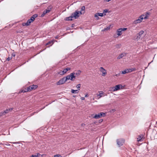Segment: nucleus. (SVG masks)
Listing matches in <instances>:
<instances>
[{"label": "nucleus", "mask_w": 157, "mask_h": 157, "mask_svg": "<svg viewBox=\"0 0 157 157\" xmlns=\"http://www.w3.org/2000/svg\"><path fill=\"white\" fill-rule=\"evenodd\" d=\"M38 16L37 14H34L31 17L30 19L28 20L26 22L23 23L22 25L23 26H28L30 24L33 22L35 18H36Z\"/></svg>", "instance_id": "1"}, {"label": "nucleus", "mask_w": 157, "mask_h": 157, "mask_svg": "<svg viewBox=\"0 0 157 157\" xmlns=\"http://www.w3.org/2000/svg\"><path fill=\"white\" fill-rule=\"evenodd\" d=\"M105 114L103 112H101L100 113H98L97 114H96L94 115L93 114L92 115V117L93 118L95 119H98L101 117H105Z\"/></svg>", "instance_id": "2"}, {"label": "nucleus", "mask_w": 157, "mask_h": 157, "mask_svg": "<svg viewBox=\"0 0 157 157\" xmlns=\"http://www.w3.org/2000/svg\"><path fill=\"white\" fill-rule=\"evenodd\" d=\"M82 14L81 11L79 12L76 10L75 12L71 14V16L72 17H75V18H77L79 16L80 14Z\"/></svg>", "instance_id": "3"}, {"label": "nucleus", "mask_w": 157, "mask_h": 157, "mask_svg": "<svg viewBox=\"0 0 157 157\" xmlns=\"http://www.w3.org/2000/svg\"><path fill=\"white\" fill-rule=\"evenodd\" d=\"M124 139L122 138H120L117 140V144L119 147L122 146L124 143Z\"/></svg>", "instance_id": "4"}, {"label": "nucleus", "mask_w": 157, "mask_h": 157, "mask_svg": "<svg viewBox=\"0 0 157 157\" xmlns=\"http://www.w3.org/2000/svg\"><path fill=\"white\" fill-rule=\"evenodd\" d=\"M144 31H141L139 33H137V36H136L134 38V40H138L140 39L141 36L144 33Z\"/></svg>", "instance_id": "5"}, {"label": "nucleus", "mask_w": 157, "mask_h": 157, "mask_svg": "<svg viewBox=\"0 0 157 157\" xmlns=\"http://www.w3.org/2000/svg\"><path fill=\"white\" fill-rule=\"evenodd\" d=\"M71 69V68L70 67H67L66 68H64L63 69V71H60L59 73V74L60 75H63L65 73H66L68 71L70 70Z\"/></svg>", "instance_id": "6"}, {"label": "nucleus", "mask_w": 157, "mask_h": 157, "mask_svg": "<svg viewBox=\"0 0 157 157\" xmlns=\"http://www.w3.org/2000/svg\"><path fill=\"white\" fill-rule=\"evenodd\" d=\"M120 86H122L121 85H116L115 87L112 88V90L113 91H115L119 90L120 89Z\"/></svg>", "instance_id": "7"}, {"label": "nucleus", "mask_w": 157, "mask_h": 157, "mask_svg": "<svg viewBox=\"0 0 157 157\" xmlns=\"http://www.w3.org/2000/svg\"><path fill=\"white\" fill-rule=\"evenodd\" d=\"M66 82L64 80V79L63 78L59 80L58 82H57L56 83V85H62L63 84Z\"/></svg>", "instance_id": "8"}, {"label": "nucleus", "mask_w": 157, "mask_h": 157, "mask_svg": "<svg viewBox=\"0 0 157 157\" xmlns=\"http://www.w3.org/2000/svg\"><path fill=\"white\" fill-rule=\"evenodd\" d=\"M69 75L70 76V80L71 81L74 80L76 76L75 75V72L71 73Z\"/></svg>", "instance_id": "9"}, {"label": "nucleus", "mask_w": 157, "mask_h": 157, "mask_svg": "<svg viewBox=\"0 0 157 157\" xmlns=\"http://www.w3.org/2000/svg\"><path fill=\"white\" fill-rule=\"evenodd\" d=\"M100 71L102 73L103 76H104L107 74L106 70L102 67H100Z\"/></svg>", "instance_id": "10"}, {"label": "nucleus", "mask_w": 157, "mask_h": 157, "mask_svg": "<svg viewBox=\"0 0 157 157\" xmlns=\"http://www.w3.org/2000/svg\"><path fill=\"white\" fill-rule=\"evenodd\" d=\"M38 87V86L36 85H32L28 87V89H30V91H31L32 90H35Z\"/></svg>", "instance_id": "11"}, {"label": "nucleus", "mask_w": 157, "mask_h": 157, "mask_svg": "<svg viewBox=\"0 0 157 157\" xmlns=\"http://www.w3.org/2000/svg\"><path fill=\"white\" fill-rule=\"evenodd\" d=\"M120 29H118L117 31V35H118L117 36H116L115 35L114 36L115 37H117L118 36L121 35L122 34V32L121 30H119Z\"/></svg>", "instance_id": "12"}, {"label": "nucleus", "mask_w": 157, "mask_h": 157, "mask_svg": "<svg viewBox=\"0 0 157 157\" xmlns=\"http://www.w3.org/2000/svg\"><path fill=\"white\" fill-rule=\"evenodd\" d=\"M127 54V53L124 52L121 53L117 57V59H121L122 58L123 56H126Z\"/></svg>", "instance_id": "13"}, {"label": "nucleus", "mask_w": 157, "mask_h": 157, "mask_svg": "<svg viewBox=\"0 0 157 157\" xmlns=\"http://www.w3.org/2000/svg\"><path fill=\"white\" fill-rule=\"evenodd\" d=\"M150 14V13L146 12L145 13V15H144V19H147L148 17V16Z\"/></svg>", "instance_id": "14"}, {"label": "nucleus", "mask_w": 157, "mask_h": 157, "mask_svg": "<svg viewBox=\"0 0 157 157\" xmlns=\"http://www.w3.org/2000/svg\"><path fill=\"white\" fill-rule=\"evenodd\" d=\"M103 94L104 92L103 91H100L99 94H97L96 95L97 97H99L98 99H99L101 98L102 97V96L101 95V94Z\"/></svg>", "instance_id": "15"}, {"label": "nucleus", "mask_w": 157, "mask_h": 157, "mask_svg": "<svg viewBox=\"0 0 157 157\" xmlns=\"http://www.w3.org/2000/svg\"><path fill=\"white\" fill-rule=\"evenodd\" d=\"M141 22V20H140V19H138L135 20L133 21V23L135 24H137L138 23H140Z\"/></svg>", "instance_id": "16"}, {"label": "nucleus", "mask_w": 157, "mask_h": 157, "mask_svg": "<svg viewBox=\"0 0 157 157\" xmlns=\"http://www.w3.org/2000/svg\"><path fill=\"white\" fill-rule=\"evenodd\" d=\"M81 71L80 70H78L76 72H75V75L78 76L81 73Z\"/></svg>", "instance_id": "17"}, {"label": "nucleus", "mask_w": 157, "mask_h": 157, "mask_svg": "<svg viewBox=\"0 0 157 157\" xmlns=\"http://www.w3.org/2000/svg\"><path fill=\"white\" fill-rule=\"evenodd\" d=\"M52 7L49 6L47 8V9L45 10V11L47 12V13L50 12L51 10L52 9Z\"/></svg>", "instance_id": "18"}, {"label": "nucleus", "mask_w": 157, "mask_h": 157, "mask_svg": "<svg viewBox=\"0 0 157 157\" xmlns=\"http://www.w3.org/2000/svg\"><path fill=\"white\" fill-rule=\"evenodd\" d=\"M79 90H74L72 89L71 90V92L73 94H76L78 93Z\"/></svg>", "instance_id": "19"}, {"label": "nucleus", "mask_w": 157, "mask_h": 157, "mask_svg": "<svg viewBox=\"0 0 157 157\" xmlns=\"http://www.w3.org/2000/svg\"><path fill=\"white\" fill-rule=\"evenodd\" d=\"M111 26V25H110L109 26H107L105 28H104V29L102 30V31H104L109 30Z\"/></svg>", "instance_id": "20"}, {"label": "nucleus", "mask_w": 157, "mask_h": 157, "mask_svg": "<svg viewBox=\"0 0 157 157\" xmlns=\"http://www.w3.org/2000/svg\"><path fill=\"white\" fill-rule=\"evenodd\" d=\"M63 78L64 79V80L66 82L67 80H69V79L70 80V76H69V75H68L66 77H63Z\"/></svg>", "instance_id": "21"}, {"label": "nucleus", "mask_w": 157, "mask_h": 157, "mask_svg": "<svg viewBox=\"0 0 157 157\" xmlns=\"http://www.w3.org/2000/svg\"><path fill=\"white\" fill-rule=\"evenodd\" d=\"M30 89H28V87H27V89H25V90H22L21 91L22 92L25 93L26 92L28 91H30Z\"/></svg>", "instance_id": "22"}, {"label": "nucleus", "mask_w": 157, "mask_h": 157, "mask_svg": "<svg viewBox=\"0 0 157 157\" xmlns=\"http://www.w3.org/2000/svg\"><path fill=\"white\" fill-rule=\"evenodd\" d=\"M12 109L11 108L6 109L5 111H4L3 113H9V111L12 110Z\"/></svg>", "instance_id": "23"}, {"label": "nucleus", "mask_w": 157, "mask_h": 157, "mask_svg": "<svg viewBox=\"0 0 157 157\" xmlns=\"http://www.w3.org/2000/svg\"><path fill=\"white\" fill-rule=\"evenodd\" d=\"M72 17L71 16L68 17H67L66 18V20L67 21H71L72 20Z\"/></svg>", "instance_id": "24"}, {"label": "nucleus", "mask_w": 157, "mask_h": 157, "mask_svg": "<svg viewBox=\"0 0 157 157\" xmlns=\"http://www.w3.org/2000/svg\"><path fill=\"white\" fill-rule=\"evenodd\" d=\"M54 43V42L53 41H48L46 44V45H48L49 44H51L50 46H51Z\"/></svg>", "instance_id": "25"}, {"label": "nucleus", "mask_w": 157, "mask_h": 157, "mask_svg": "<svg viewBox=\"0 0 157 157\" xmlns=\"http://www.w3.org/2000/svg\"><path fill=\"white\" fill-rule=\"evenodd\" d=\"M144 14H143V15H141L138 18V19H140V20H141V21H142V20L144 19Z\"/></svg>", "instance_id": "26"}, {"label": "nucleus", "mask_w": 157, "mask_h": 157, "mask_svg": "<svg viewBox=\"0 0 157 157\" xmlns=\"http://www.w3.org/2000/svg\"><path fill=\"white\" fill-rule=\"evenodd\" d=\"M142 138V135H140L139 136V137L137 138V141H141V140Z\"/></svg>", "instance_id": "27"}, {"label": "nucleus", "mask_w": 157, "mask_h": 157, "mask_svg": "<svg viewBox=\"0 0 157 157\" xmlns=\"http://www.w3.org/2000/svg\"><path fill=\"white\" fill-rule=\"evenodd\" d=\"M128 72H131L132 71H134L135 70V69L134 68H132L131 69H128Z\"/></svg>", "instance_id": "28"}, {"label": "nucleus", "mask_w": 157, "mask_h": 157, "mask_svg": "<svg viewBox=\"0 0 157 157\" xmlns=\"http://www.w3.org/2000/svg\"><path fill=\"white\" fill-rule=\"evenodd\" d=\"M47 13V12H46V11H45V10H44V12H43V13L41 15V17H43L44 16V15H45V14H46Z\"/></svg>", "instance_id": "29"}, {"label": "nucleus", "mask_w": 157, "mask_h": 157, "mask_svg": "<svg viewBox=\"0 0 157 157\" xmlns=\"http://www.w3.org/2000/svg\"><path fill=\"white\" fill-rule=\"evenodd\" d=\"M35 157H42V155L39 153H37L36 155H35Z\"/></svg>", "instance_id": "30"}, {"label": "nucleus", "mask_w": 157, "mask_h": 157, "mask_svg": "<svg viewBox=\"0 0 157 157\" xmlns=\"http://www.w3.org/2000/svg\"><path fill=\"white\" fill-rule=\"evenodd\" d=\"M97 15H98V16H101V17H102L103 16V13H96Z\"/></svg>", "instance_id": "31"}, {"label": "nucleus", "mask_w": 157, "mask_h": 157, "mask_svg": "<svg viewBox=\"0 0 157 157\" xmlns=\"http://www.w3.org/2000/svg\"><path fill=\"white\" fill-rule=\"evenodd\" d=\"M80 86L81 84H77L76 86V87L78 88V90H80Z\"/></svg>", "instance_id": "32"}, {"label": "nucleus", "mask_w": 157, "mask_h": 157, "mask_svg": "<svg viewBox=\"0 0 157 157\" xmlns=\"http://www.w3.org/2000/svg\"><path fill=\"white\" fill-rule=\"evenodd\" d=\"M127 29V28H120V29L119 30H121L122 32L125 31V30H126Z\"/></svg>", "instance_id": "33"}, {"label": "nucleus", "mask_w": 157, "mask_h": 157, "mask_svg": "<svg viewBox=\"0 0 157 157\" xmlns=\"http://www.w3.org/2000/svg\"><path fill=\"white\" fill-rule=\"evenodd\" d=\"M94 17H95L96 18V19L97 20H98L99 19V17H98V15H97L96 14H95V15H94Z\"/></svg>", "instance_id": "34"}, {"label": "nucleus", "mask_w": 157, "mask_h": 157, "mask_svg": "<svg viewBox=\"0 0 157 157\" xmlns=\"http://www.w3.org/2000/svg\"><path fill=\"white\" fill-rule=\"evenodd\" d=\"M85 10V6H82L81 8V11H84Z\"/></svg>", "instance_id": "35"}, {"label": "nucleus", "mask_w": 157, "mask_h": 157, "mask_svg": "<svg viewBox=\"0 0 157 157\" xmlns=\"http://www.w3.org/2000/svg\"><path fill=\"white\" fill-rule=\"evenodd\" d=\"M108 11V10L107 9H105L103 11V13H106Z\"/></svg>", "instance_id": "36"}, {"label": "nucleus", "mask_w": 157, "mask_h": 157, "mask_svg": "<svg viewBox=\"0 0 157 157\" xmlns=\"http://www.w3.org/2000/svg\"><path fill=\"white\" fill-rule=\"evenodd\" d=\"M127 72L126 70H125L124 71H122V74H125L127 73Z\"/></svg>", "instance_id": "37"}, {"label": "nucleus", "mask_w": 157, "mask_h": 157, "mask_svg": "<svg viewBox=\"0 0 157 157\" xmlns=\"http://www.w3.org/2000/svg\"><path fill=\"white\" fill-rule=\"evenodd\" d=\"M12 59V58H10V57H8L6 59V60H7L8 61H9L10 59Z\"/></svg>", "instance_id": "38"}, {"label": "nucleus", "mask_w": 157, "mask_h": 157, "mask_svg": "<svg viewBox=\"0 0 157 157\" xmlns=\"http://www.w3.org/2000/svg\"><path fill=\"white\" fill-rule=\"evenodd\" d=\"M103 121V119H100L99 120V122H102Z\"/></svg>", "instance_id": "39"}, {"label": "nucleus", "mask_w": 157, "mask_h": 157, "mask_svg": "<svg viewBox=\"0 0 157 157\" xmlns=\"http://www.w3.org/2000/svg\"><path fill=\"white\" fill-rule=\"evenodd\" d=\"M12 56L14 57L15 56V54L14 53H13L12 54Z\"/></svg>", "instance_id": "40"}, {"label": "nucleus", "mask_w": 157, "mask_h": 157, "mask_svg": "<svg viewBox=\"0 0 157 157\" xmlns=\"http://www.w3.org/2000/svg\"><path fill=\"white\" fill-rule=\"evenodd\" d=\"M81 99L82 100H84L85 99V98L84 97H81Z\"/></svg>", "instance_id": "41"}, {"label": "nucleus", "mask_w": 157, "mask_h": 157, "mask_svg": "<svg viewBox=\"0 0 157 157\" xmlns=\"http://www.w3.org/2000/svg\"><path fill=\"white\" fill-rule=\"evenodd\" d=\"M88 97V95L87 94H86L85 95V97Z\"/></svg>", "instance_id": "42"}, {"label": "nucleus", "mask_w": 157, "mask_h": 157, "mask_svg": "<svg viewBox=\"0 0 157 157\" xmlns=\"http://www.w3.org/2000/svg\"><path fill=\"white\" fill-rule=\"evenodd\" d=\"M120 75V74H116L115 76H117V77L118 76H119Z\"/></svg>", "instance_id": "43"}, {"label": "nucleus", "mask_w": 157, "mask_h": 157, "mask_svg": "<svg viewBox=\"0 0 157 157\" xmlns=\"http://www.w3.org/2000/svg\"><path fill=\"white\" fill-rule=\"evenodd\" d=\"M58 155V157H61V155Z\"/></svg>", "instance_id": "44"}, {"label": "nucleus", "mask_w": 157, "mask_h": 157, "mask_svg": "<svg viewBox=\"0 0 157 157\" xmlns=\"http://www.w3.org/2000/svg\"><path fill=\"white\" fill-rule=\"evenodd\" d=\"M127 72V73H128V69H126L125 70Z\"/></svg>", "instance_id": "45"}, {"label": "nucleus", "mask_w": 157, "mask_h": 157, "mask_svg": "<svg viewBox=\"0 0 157 157\" xmlns=\"http://www.w3.org/2000/svg\"><path fill=\"white\" fill-rule=\"evenodd\" d=\"M30 157H35V155H32Z\"/></svg>", "instance_id": "46"}, {"label": "nucleus", "mask_w": 157, "mask_h": 157, "mask_svg": "<svg viewBox=\"0 0 157 157\" xmlns=\"http://www.w3.org/2000/svg\"><path fill=\"white\" fill-rule=\"evenodd\" d=\"M54 157H58V155H54Z\"/></svg>", "instance_id": "47"}, {"label": "nucleus", "mask_w": 157, "mask_h": 157, "mask_svg": "<svg viewBox=\"0 0 157 157\" xmlns=\"http://www.w3.org/2000/svg\"><path fill=\"white\" fill-rule=\"evenodd\" d=\"M58 38V36H56V37H55V38L56 39H57Z\"/></svg>", "instance_id": "48"}, {"label": "nucleus", "mask_w": 157, "mask_h": 157, "mask_svg": "<svg viewBox=\"0 0 157 157\" xmlns=\"http://www.w3.org/2000/svg\"><path fill=\"white\" fill-rule=\"evenodd\" d=\"M73 97H75V96H74V95H73Z\"/></svg>", "instance_id": "49"}, {"label": "nucleus", "mask_w": 157, "mask_h": 157, "mask_svg": "<svg viewBox=\"0 0 157 157\" xmlns=\"http://www.w3.org/2000/svg\"><path fill=\"white\" fill-rule=\"evenodd\" d=\"M82 125H83V124H82Z\"/></svg>", "instance_id": "50"}, {"label": "nucleus", "mask_w": 157, "mask_h": 157, "mask_svg": "<svg viewBox=\"0 0 157 157\" xmlns=\"http://www.w3.org/2000/svg\"><path fill=\"white\" fill-rule=\"evenodd\" d=\"M82 125H83V124H82Z\"/></svg>", "instance_id": "51"}]
</instances>
